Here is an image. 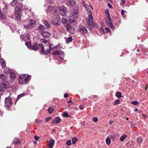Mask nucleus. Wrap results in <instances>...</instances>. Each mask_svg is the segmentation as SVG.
Wrapping results in <instances>:
<instances>
[{"label":"nucleus","mask_w":148,"mask_h":148,"mask_svg":"<svg viewBox=\"0 0 148 148\" xmlns=\"http://www.w3.org/2000/svg\"><path fill=\"white\" fill-rule=\"evenodd\" d=\"M51 117H48L47 118H46L45 119V121L46 122H48V121H49L50 120H51Z\"/></svg>","instance_id":"nucleus-51"},{"label":"nucleus","mask_w":148,"mask_h":148,"mask_svg":"<svg viewBox=\"0 0 148 148\" xmlns=\"http://www.w3.org/2000/svg\"><path fill=\"white\" fill-rule=\"evenodd\" d=\"M22 10L21 8L16 6L15 8L14 14H21Z\"/></svg>","instance_id":"nucleus-14"},{"label":"nucleus","mask_w":148,"mask_h":148,"mask_svg":"<svg viewBox=\"0 0 148 148\" xmlns=\"http://www.w3.org/2000/svg\"><path fill=\"white\" fill-rule=\"evenodd\" d=\"M45 29V28L44 26L40 24L38 26L37 25L36 26L35 30L38 31V32L40 34L41 32H44Z\"/></svg>","instance_id":"nucleus-6"},{"label":"nucleus","mask_w":148,"mask_h":148,"mask_svg":"<svg viewBox=\"0 0 148 148\" xmlns=\"http://www.w3.org/2000/svg\"><path fill=\"white\" fill-rule=\"evenodd\" d=\"M121 15H123L124 14V11L123 10H122L121 12Z\"/></svg>","instance_id":"nucleus-57"},{"label":"nucleus","mask_w":148,"mask_h":148,"mask_svg":"<svg viewBox=\"0 0 148 148\" xmlns=\"http://www.w3.org/2000/svg\"><path fill=\"white\" fill-rule=\"evenodd\" d=\"M115 96L119 98H121V97H123V96H122L121 92L118 91L116 92Z\"/></svg>","instance_id":"nucleus-26"},{"label":"nucleus","mask_w":148,"mask_h":148,"mask_svg":"<svg viewBox=\"0 0 148 148\" xmlns=\"http://www.w3.org/2000/svg\"><path fill=\"white\" fill-rule=\"evenodd\" d=\"M78 140V139L76 138H73L72 139V143L73 144H75L76 142Z\"/></svg>","instance_id":"nucleus-38"},{"label":"nucleus","mask_w":148,"mask_h":148,"mask_svg":"<svg viewBox=\"0 0 148 148\" xmlns=\"http://www.w3.org/2000/svg\"><path fill=\"white\" fill-rule=\"evenodd\" d=\"M137 142L138 143L140 144L142 143L143 139L141 137H139L137 139Z\"/></svg>","instance_id":"nucleus-37"},{"label":"nucleus","mask_w":148,"mask_h":148,"mask_svg":"<svg viewBox=\"0 0 148 148\" xmlns=\"http://www.w3.org/2000/svg\"><path fill=\"white\" fill-rule=\"evenodd\" d=\"M40 34L45 38L49 37L50 35V33L48 31H44L40 33Z\"/></svg>","instance_id":"nucleus-12"},{"label":"nucleus","mask_w":148,"mask_h":148,"mask_svg":"<svg viewBox=\"0 0 148 148\" xmlns=\"http://www.w3.org/2000/svg\"><path fill=\"white\" fill-rule=\"evenodd\" d=\"M24 75L21 76L20 77L19 82L21 84H23L24 83H26L25 82V80L24 79Z\"/></svg>","instance_id":"nucleus-22"},{"label":"nucleus","mask_w":148,"mask_h":148,"mask_svg":"<svg viewBox=\"0 0 148 148\" xmlns=\"http://www.w3.org/2000/svg\"><path fill=\"white\" fill-rule=\"evenodd\" d=\"M120 103V100L119 99H117L115 100L114 102V104L115 105H117Z\"/></svg>","instance_id":"nucleus-43"},{"label":"nucleus","mask_w":148,"mask_h":148,"mask_svg":"<svg viewBox=\"0 0 148 148\" xmlns=\"http://www.w3.org/2000/svg\"><path fill=\"white\" fill-rule=\"evenodd\" d=\"M98 118L97 117H94L92 119L93 121L94 122H97L98 121Z\"/></svg>","instance_id":"nucleus-50"},{"label":"nucleus","mask_w":148,"mask_h":148,"mask_svg":"<svg viewBox=\"0 0 148 148\" xmlns=\"http://www.w3.org/2000/svg\"><path fill=\"white\" fill-rule=\"evenodd\" d=\"M69 96L68 95L67 93H66L64 95V97L65 98H67Z\"/></svg>","instance_id":"nucleus-54"},{"label":"nucleus","mask_w":148,"mask_h":148,"mask_svg":"<svg viewBox=\"0 0 148 148\" xmlns=\"http://www.w3.org/2000/svg\"><path fill=\"white\" fill-rule=\"evenodd\" d=\"M87 31V30L86 28L83 26L79 27L77 30V32L79 33H81L82 34L86 33Z\"/></svg>","instance_id":"nucleus-9"},{"label":"nucleus","mask_w":148,"mask_h":148,"mask_svg":"<svg viewBox=\"0 0 148 148\" xmlns=\"http://www.w3.org/2000/svg\"><path fill=\"white\" fill-rule=\"evenodd\" d=\"M105 29L107 31V32H109L110 31V29L109 28L106 27L105 28Z\"/></svg>","instance_id":"nucleus-55"},{"label":"nucleus","mask_w":148,"mask_h":148,"mask_svg":"<svg viewBox=\"0 0 148 148\" xmlns=\"http://www.w3.org/2000/svg\"><path fill=\"white\" fill-rule=\"evenodd\" d=\"M75 0H69L67 3L68 5L73 6L75 5Z\"/></svg>","instance_id":"nucleus-21"},{"label":"nucleus","mask_w":148,"mask_h":148,"mask_svg":"<svg viewBox=\"0 0 148 148\" xmlns=\"http://www.w3.org/2000/svg\"><path fill=\"white\" fill-rule=\"evenodd\" d=\"M68 20L69 22L70 23H74V26L75 27L77 26V25L76 22H75V20L71 16L69 17Z\"/></svg>","instance_id":"nucleus-13"},{"label":"nucleus","mask_w":148,"mask_h":148,"mask_svg":"<svg viewBox=\"0 0 148 148\" xmlns=\"http://www.w3.org/2000/svg\"><path fill=\"white\" fill-rule=\"evenodd\" d=\"M4 72L5 73L8 74L10 72V69L6 68L4 69Z\"/></svg>","instance_id":"nucleus-34"},{"label":"nucleus","mask_w":148,"mask_h":148,"mask_svg":"<svg viewBox=\"0 0 148 148\" xmlns=\"http://www.w3.org/2000/svg\"><path fill=\"white\" fill-rule=\"evenodd\" d=\"M105 13L106 14L107 17L108 16H110L109 12V11L108 10H105Z\"/></svg>","instance_id":"nucleus-46"},{"label":"nucleus","mask_w":148,"mask_h":148,"mask_svg":"<svg viewBox=\"0 0 148 148\" xmlns=\"http://www.w3.org/2000/svg\"><path fill=\"white\" fill-rule=\"evenodd\" d=\"M17 2L16 0H13L11 3L10 5L12 6H14Z\"/></svg>","instance_id":"nucleus-40"},{"label":"nucleus","mask_w":148,"mask_h":148,"mask_svg":"<svg viewBox=\"0 0 148 148\" xmlns=\"http://www.w3.org/2000/svg\"><path fill=\"white\" fill-rule=\"evenodd\" d=\"M88 29L90 30H91L92 29V27H95V24L94 23V26H92L91 23L90 22V21H89V23H88Z\"/></svg>","instance_id":"nucleus-32"},{"label":"nucleus","mask_w":148,"mask_h":148,"mask_svg":"<svg viewBox=\"0 0 148 148\" xmlns=\"http://www.w3.org/2000/svg\"><path fill=\"white\" fill-rule=\"evenodd\" d=\"M20 37L22 41L24 40L26 41V40H28L30 38V36L29 34H27L25 36L23 35H20Z\"/></svg>","instance_id":"nucleus-11"},{"label":"nucleus","mask_w":148,"mask_h":148,"mask_svg":"<svg viewBox=\"0 0 148 148\" xmlns=\"http://www.w3.org/2000/svg\"><path fill=\"white\" fill-rule=\"evenodd\" d=\"M41 121L40 120H38L37 119H35V122L36 123H37L39 124L41 122Z\"/></svg>","instance_id":"nucleus-53"},{"label":"nucleus","mask_w":148,"mask_h":148,"mask_svg":"<svg viewBox=\"0 0 148 148\" xmlns=\"http://www.w3.org/2000/svg\"><path fill=\"white\" fill-rule=\"evenodd\" d=\"M34 138L35 139V140H38V139L39 138V137L38 136H37L36 135H35L34 136Z\"/></svg>","instance_id":"nucleus-52"},{"label":"nucleus","mask_w":148,"mask_h":148,"mask_svg":"<svg viewBox=\"0 0 148 148\" xmlns=\"http://www.w3.org/2000/svg\"><path fill=\"white\" fill-rule=\"evenodd\" d=\"M54 141L53 139L50 140L48 143V146L49 148H52L54 143Z\"/></svg>","instance_id":"nucleus-18"},{"label":"nucleus","mask_w":148,"mask_h":148,"mask_svg":"<svg viewBox=\"0 0 148 148\" xmlns=\"http://www.w3.org/2000/svg\"><path fill=\"white\" fill-rule=\"evenodd\" d=\"M6 18L5 15L4 14L0 9V18L2 19H4Z\"/></svg>","instance_id":"nucleus-23"},{"label":"nucleus","mask_w":148,"mask_h":148,"mask_svg":"<svg viewBox=\"0 0 148 148\" xmlns=\"http://www.w3.org/2000/svg\"><path fill=\"white\" fill-rule=\"evenodd\" d=\"M63 52L61 50H56L52 52L51 53L53 55H60L63 54Z\"/></svg>","instance_id":"nucleus-15"},{"label":"nucleus","mask_w":148,"mask_h":148,"mask_svg":"<svg viewBox=\"0 0 148 148\" xmlns=\"http://www.w3.org/2000/svg\"><path fill=\"white\" fill-rule=\"evenodd\" d=\"M71 102H72V100H70L69 101H68L67 102H68V103H71Z\"/></svg>","instance_id":"nucleus-64"},{"label":"nucleus","mask_w":148,"mask_h":148,"mask_svg":"<svg viewBox=\"0 0 148 148\" xmlns=\"http://www.w3.org/2000/svg\"><path fill=\"white\" fill-rule=\"evenodd\" d=\"M108 6L110 8H112V5L110 3H108Z\"/></svg>","instance_id":"nucleus-56"},{"label":"nucleus","mask_w":148,"mask_h":148,"mask_svg":"<svg viewBox=\"0 0 148 148\" xmlns=\"http://www.w3.org/2000/svg\"><path fill=\"white\" fill-rule=\"evenodd\" d=\"M72 38L71 37L67 38L66 40V43L67 44H68L69 42H71L72 41Z\"/></svg>","instance_id":"nucleus-28"},{"label":"nucleus","mask_w":148,"mask_h":148,"mask_svg":"<svg viewBox=\"0 0 148 148\" xmlns=\"http://www.w3.org/2000/svg\"><path fill=\"white\" fill-rule=\"evenodd\" d=\"M1 64L2 68H4L6 66V62L3 59H0Z\"/></svg>","instance_id":"nucleus-20"},{"label":"nucleus","mask_w":148,"mask_h":148,"mask_svg":"<svg viewBox=\"0 0 148 148\" xmlns=\"http://www.w3.org/2000/svg\"><path fill=\"white\" fill-rule=\"evenodd\" d=\"M126 0H121V2L123 3L124 4L125 3V1Z\"/></svg>","instance_id":"nucleus-61"},{"label":"nucleus","mask_w":148,"mask_h":148,"mask_svg":"<svg viewBox=\"0 0 148 148\" xmlns=\"http://www.w3.org/2000/svg\"><path fill=\"white\" fill-rule=\"evenodd\" d=\"M71 13L72 15L74 18H77L78 15V8H74L71 10Z\"/></svg>","instance_id":"nucleus-7"},{"label":"nucleus","mask_w":148,"mask_h":148,"mask_svg":"<svg viewBox=\"0 0 148 148\" xmlns=\"http://www.w3.org/2000/svg\"><path fill=\"white\" fill-rule=\"evenodd\" d=\"M107 17L108 18V19H107L109 21V22H112V19L110 17V16H109L108 17Z\"/></svg>","instance_id":"nucleus-49"},{"label":"nucleus","mask_w":148,"mask_h":148,"mask_svg":"<svg viewBox=\"0 0 148 148\" xmlns=\"http://www.w3.org/2000/svg\"><path fill=\"white\" fill-rule=\"evenodd\" d=\"M39 48H41V47H39V45H38L37 43H33L32 44L31 46V47L30 49L35 51H36L39 48Z\"/></svg>","instance_id":"nucleus-10"},{"label":"nucleus","mask_w":148,"mask_h":148,"mask_svg":"<svg viewBox=\"0 0 148 148\" xmlns=\"http://www.w3.org/2000/svg\"><path fill=\"white\" fill-rule=\"evenodd\" d=\"M35 21L34 20H30L29 23L24 25V27L26 29H31L33 28L35 25Z\"/></svg>","instance_id":"nucleus-4"},{"label":"nucleus","mask_w":148,"mask_h":148,"mask_svg":"<svg viewBox=\"0 0 148 148\" xmlns=\"http://www.w3.org/2000/svg\"><path fill=\"white\" fill-rule=\"evenodd\" d=\"M24 80H25V82L26 83V82L27 81L30 79L31 78V76L30 75H27V76H26V75H24Z\"/></svg>","instance_id":"nucleus-31"},{"label":"nucleus","mask_w":148,"mask_h":148,"mask_svg":"<svg viewBox=\"0 0 148 148\" xmlns=\"http://www.w3.org/2000/svg\"><path fill=\"white\" fill-rule=\"evenodd\" d=\"M54 110V109L52 108H50L48 109V111L49 113H51Z\"/></svg>","instance_id":"nucleus-41"},{"label":"nucleus","mask_w":148,"mask_h":148,"mask_svg":"<svg viewBox=\"0 0 148 148\" xmlns=\"http://www.w3.org/2000/svg\"><path fill=\"white\" fill-rule=\"evenodd\" d=\"M9 87V84L7 81L2 82L0 84V90L3 92Z\"/></svg>","instance_id":"nucleus-2"},{"label":"nucleus","mask_w":148,"mask_h":148,"mask_svg":"<svg viewBox=\"0 0 148 148\" xmlns=\"http://www.w3.org/2000/svg\"><path fill=\"white\" fill-rule=\"evenodd\" d=\"M0 75V80H1L2 82L7 81L5 80V77L4 74H2Z\"/></svg>","instance_id":"nucleus-25"},{"label":"nucleus","mask_w":148,"mask_h":148,"mask_svg":"<svg viewBox=\"0 0 148 148\" xmlns=\"http://www.w3.org/2000/svg\"><path fill=\"white\" fill-rule=\"evenodd\" d=\"M44 24L46 26L47 28H49L50 27V24L49 22L45 20H44L43 21Z\"/></svg>","instance_id":"nucleus-24"},{"label":"nucleus","mask_w":148,"mask_h":148,"mask_svg":"<svg viewBox=\"0 0 148 148\" xmlns=\"http://www.w3.org/2000/svg\"><path fill=\"white\" fill-rule=\"evenodd\" d=\"M60 119L59 117H57L55 118L52 121V123L53 124L58 123L60 121Z\"/></svg>","instance_id":"nucleus-19"},{"label":"nucleus","mask_w":148,"mask_h":148,"mask_svg":"<svg viewBox=\"0 0 148 148\" xmlns=\"http://www.w3.org/2000/svg\"><path fill=\"white\" fill-rule=\"evenodd\" d=\"M66 30L73 34L75 33L76 32L75 27L72 25L69 27H66Z\"/></svg>","instance_id":"nucleus-8"},{"label":"nucleus","mask_w":148,"mask_h":148,"mask_svg":"<svg viewBox=\"0 0 148 148\" xmlns=\"http://www.w3.org/2000/svg\"><path fill=\"white\" fill-rule=\"evenodd\" d=\"M57 46H54L52 48V49H57Z\"/></svg>","instance_id":"nucleus-60"},{"label":"nucleus","mask_w":148,"mask_h":148,"mask_svg":"<svg viewBox=\"0 0 148 148\" xmlns=\"http://www.w3.org/2000/svg\"><path fill=\"white\" fill-rule=\"evenodd\" d=\"M62 21L63 23H66L67 20L64 18H63L62 20Z\"/></svg>","instance_id":"nucleus-48"},{"label":"nucleus","mask_w":148,"mask_h":148,"mask_svg":"<svg viewBox=\"0 0 148 148\" xmlns=\"http://www.w3.org/2000/svg\"><path fill=\"white\" fill-rule=\"evenodd\" d=\"M49 49H47V51H44V46L43 44L41 43L39 44V46L40 47H41V50H40V51L44 55H47L48 54L50 53L51 51L52 50L51 44L49 43Z\"/></svg>","instance_id":"nucleus-1"},{"label":"nucleus","mask_w":148,"mask_h":148,"mask_svg":"<svg viewBox=\"0 0 148 148\" xmlns=\"http://www.w3.org/2000/svg\"><path fill=\"white\" fill-rule=\"evenodd\" d=\"M5 103L7 107L9 108L12 104V98L10 97H6L5 99Z\"/></svg>","instance_id":"nucleus-5"},{"label":"nucleus","mask_w":148,"mask_h":148,"mask_svg":"<svg viewBox=\"0 0 148 148\" xmlns=\"http://www.w3.org/2000/svg\"><path fill=\"white\" fill-rule=\"evenodd\" d=\"M106 142L108 145H109L110 144V139L109 138H107L106 139Z\"/></svg>","instance_id":"nucleus-39"},{"label":"nucleus","mask_w":148,"mask_h":148,"mask_svg":"<svg viewBox=\"0 0 148 148\" xmlns=\"http://www.w3.org/2000/svg\"><path fill=\"white\" fill-rule=\"evenodd\" d=\"M10 73V78H13L15 77V74L13 73Z\"/></svg>","instance_id":"nucleus-42"},{"label":"nucleus","mask_w":148,"mask_h":148,"mask_svg":"<svg viewBox=\"0 0 148 148\" xmlns=\"http://www.w3.org/2000/svg\"><path fill=\"white\" fill-rule=\"evenodd\" d=\"M60 59V60H62L64 59V58L61 57H59Z\"/></svg>","instance_id":"nucleus-63"},{"label":"nucleus","mask_w":148,"mask_h":148,"mask_svg":"<svg viewBox=\"0 0 148 148\" xmlns=\"http://www.w3.org/2000/svg\"><path fill=\"white\" fill-rule=\"evenodd\" d=\"M132 104L134 105H137L138 103V102L137 101H133L131 103Z\"/></svg>","instance_id":"nucleus-47"},{"label":"nucleus","mask_w":148,"mask_h":148,"mask_svg":"<svg viewBox=\"0 0 148 148\" xmlns=\"http://www.w3.org/2000/svg\"><path fill=\"white\" fill-rule=\"evenodd\" d=\"M42 42L43 43H45L47 42V40H46L45 39H42Z\"/></svg>","instance_id":"nucleus-59"},{"label":"nucleus","mask_w":148,"mask_h":148,"mask_svg":"<svg viewBox=\"0 0 148 148\" xmlns=\"http://www.w3.org/2000/svg\"><path fill=\"white\" fill-rule=\"evenodd\" d=\"M106 23L108 26H109L110 28L112 29H114V26L112 24V22H109L107 19L106 20Z\"/></svg>","instance_id":"nucleus-16"},{"label":"nucleus","mask_w":148,"mask_h":148,"mask_svg":"<svg viewBox=\"0 0 148 148\" xmlns=\"http://www.w3.org/2000/svg\"><path fill=\"white\" fill-rule=\"evenodd\" d=\"M113 121H110L109 123L110 124V125H111L113 123Z\"/></svg>","instance_id":"nucleus-62"},{"label":"nucleus","mask_w":148,"mask_h":148,"mask_svg":"<svg viewBox=\"0 0 148 148\" xmlns=\"http://www.w3.org/2000/svg\"><path fill=\"white\" fill-rule=\"evenodd\" d=\"M89 20H88V23H89V21H90L91 23L92 26H94V23H95L93 21V18L92 16L91 15H88Z\"/></svg>","instance_id":"nucleus-17"},{"label":"nucleus","mask_w":148,"mask_h":148,"mask_svg":"<svg viewBox=\"0 0 148 148\" xmlns=\"http://www.w3.org/2000/svg\"><path fill=\"white\" fill-rule=\"evenodd\" d=\"M60 13L63 16H66L68 13L66 8L64 6H61L59 8Z\"/></svg>","instance_id":"nucleus-3"},{"label":"nucleus","mask_w":148,"mask_h":148,"mask_svg":"<svg viewBox=\"0 0 148 148\" xmlns=\"http://www.w3.org/2000/svg\"><path fill=\"white\" fill-rule=\"evenodd\" d=\"M53 10L55 11V12H56L57 11L56 10H55L54 9H53L52 7L51 6H49L48 7V11L50 12H51V11L52 12H53Z\"/></svg>","instance_id":"nucleus-33"},{"label":"nucleus","mask_w":148,"mask_h":148,"mask_svg":"<svg viewBox=\"0 0 148 148\" xmlns=\"http://www.w3.org/2000/svg\"><path fill=\"white\" fill-rule=\"evenodd\" d=\"M15 17L18 21H20L21 19V14H14Z\"/></svg>","instance_id":"nucleus-29"},{"label":"nucleus","mask_w":148,"mask_h":148,"mask_svg":"<svg viewBox=\"0 0 148 148\" xmlns=\"http://www.w3.org/2000/svg\"><path fill=\"white\" fill-rule=\"evenodd\" d=\"M79 108L81 110H82L84 109V107L82 105H80L79 107Z\"/></svg>","instance_id":"nucleus-58"},{"label":"nucleus","mask_w":148,"mask_h":148,"mask_svg":"<svg viewBox=\"0 0 148 148\" xmlns=\"http://www.w3.org/2000/svg\"><path fill=\"white\" fill-rule=\"evenodd\" d=\"M67 145L70 146L71 145V141L70 140H69L68 141H66V143Z\"/></svg>","instance_id":"nucleus-45"},{"label":"nucleus","mask_w":148,"mask_h":148,"mask_svg":"<svg viewBox=\"0 0 148 148\" xmlns=\"http://www.w3.org/2000/svg\"><path fill=\"white\" fill-rule=\"evenodd\" d=\"M25 95V94L23 93L19 95L16 99V101L17 102L21 98L24 96Z\"/></svg>","instance_id":"nucleus-27"},{"label":"nucleus","mask_w":148,"mask_h":148,"mask_svg":"<svg viewBox=\"0 0 148 148\" xmlns=\"http://www.w3.org/2000/svg\"><path fill=\"white\" fill-rule=\"evenodd\" d=\"M63 115L65 117H67L68 116H69L68 113L66 112H64L63 113Z\"/></svg>","instance_id":"nucleus-44"},{"label":"nucleus","mask_w":148,"mask_h":148,"mask_svg":"<svg viewBox=\"0 0 148 148\" xmlns=\"http://www.w3.org/2000/svg\"><path fill=\"white\" fill-rule=\"evenodd\" d=\"M127 137V136L125 134H124L121 136L120 138V140L121 141H123L125 138Z\"/></svg>","instance_id":"nucleus-36"},{"label":"nucleus","mask_w":148,"mask_h":148,"mask_svg":"<svg viewBox=\"0 0 148 148\" xmlns=\"http://www.w3.org/2000/svg\"><path fill=\"white\" fill-rule=\"evenodd\" d=\"M25 45L28 48H30L32 45L31 42L29 41H27L25 42Z\"/></svg>","instance_id":"nucleus-35"},{"label":"nucleus","mask_w":148,"mask_h":148,"mask_svg":"<svg viewBox=\"0 0 148 148\" xmlns=\"http://www.w3.org/2000/svg\"><path fill=\"white\" fill-rule=\"evenodd\" d=\"M20 142L19 140L17 138H15L13 141L12 142V143L13 144H18Z\"/></svg>","instance_id":"nucleus-30"}]
</instances>
